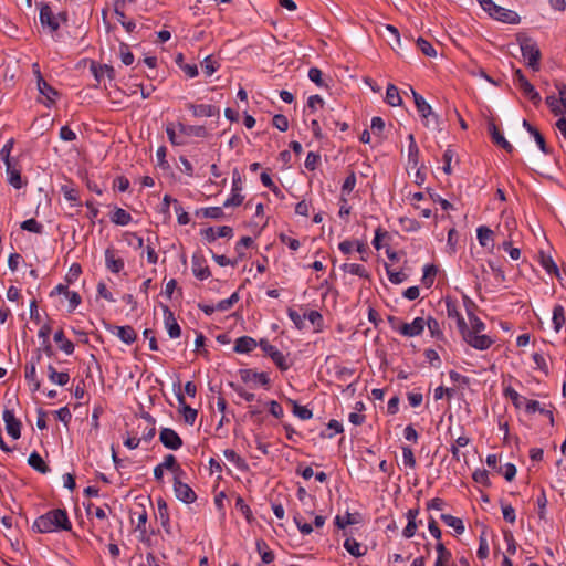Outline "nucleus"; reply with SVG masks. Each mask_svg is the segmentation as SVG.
I'll use <instances>...</instances> for the list:
<instances>
[{
  "mask_svg": "<svg viewBox=\"0 0 566 566\" xmlns=\"http://www.w3.org/2000/svg\"><path fill=\"white\" fill-rule=\"evenodd\" d=\"M409 139V146H408V159L409 163L413 165V167H417L418 160H419V147L415 140V136L410 134L408 136Z\"/></svg>",
  "mask_w": 566,
  "mask_h": 566,
  "instance_id": "obj_45",
  "label": "nucleus"
},
{
  "mask_svg": "<svg viewBox=\"0 0 566 566\" xmlns=\"http://www.w3.org/2000/svg\"><path fill=\"white\" fill-rule=\"evenodd\" d=\"M258 346V343L254 338L250 336H241L237 338L234 343V352L239 354H248L255 349Z\"/></svg>",
  "mask_w": 566,
  "mask_h": 566,
  "instance_id": "obj_28",
  "label": "nucleus"
},
{
  "mask_svg": "<svg viewBox=\"0 0 566 566\" xmlns=\"http://www.w3.org/2000/svg\"><path fill=\"white\" fill-rule=\"evenodd\" d=\"M166 134L174 146H184L188 137L207 138L208 129L202 125H186L184 123H168Z\"/></svg>",
  "mask_w": 566,
  "mask_h": 566,
  "instance_id": "obj_2",
  "label": "nucleus"
},
{
  "mask_svg": "<svg viewBox=\"0 0 566 566\" xmlns=\"http://www.w3.org/2000/svg\"><path fill=\"white\" fill-rule=\"evenodd\" d=\"M541 264L549 274H558V268L549 255L541 254Z\"/></svg>",
  "mask_w": 566,
  "mask_h": 566,
  "instance_id": "obj_55",
  "label": "nucleus"
},
{
  "mask_svg": "<svg viewBox=\"0 0 566 566\" xmlns=\"http://www.w3.org/2000/svg\"><path fill=\"white\" fill-rule=\"evenodd\" d=\"M319 160H321L319 154L310 151L305 158L304 166L306 169L313 171L317 168Z\"/></svg>",
  "mask_w": 566,
  "mask_h": 566,
  "instance_id": "obj_60",
  "label": "nucleus"
},
{
  "mask_svg": "<svg viewBox=\"0 0 566 566\" xmlns=\"http://www.w3.org/2000/svg\"><path fill=\"white\" fill-rule=\"evenodd\" d=\"M386 102L390 106H400L402 104V98L399 94V90L396 85L389 84L386 90Z\"/></svg>",
  "mask_w": 566,
  "mask_h": 566,
  "instance_id": "obj_41",
  "label": "nucleus"
},
{
  "mask_svg": "<svg viewBox=\"0 0 566 566\" xmlns=\"http://www.w3.org/2000/svg\"><path fill=\"white\" fill-rule=\"evenodd\" d=\"M287 402L293 408V410H292L293 415L295 417L300 418L301 420H308L313 417L312 410H310L307 407L301 406L295 400H292V399H287Z\"/></svg>",
  "mask_w": 566,
  "mask_h": 566,
  "instance_id": "obj_42",
  "label": "nucleus"
},
{
  "mask_svg": "<svg viewBox=\"0 0 566 566\" xmlns=\"http://www.w3.org/2000/svg\"><path fill=\"white\" fill-rule=\"evenodd\" d=\"M476 238L480 245L489 248L493 241V231L485 226H481L476 229Z\"/></svg>",
  "mask_w": 566,
  "mask_h": 566,
  "instance_id": "obj_37",
  "label": "nucleus"
},
{
  "mask_svg": "<svg viewBox=\"0 0 566 566\" xmlns=\"http://www.w3.org/2000/svg\"><path fill=\"white\" fill-rule=\"evenodd\" d=\"M191 269H192L193 275L198 280L203 281V280H207L208 277H210V275H211V272L207 264V261H206L203 254L200 252L193 253V255L191 258Z\"/></svg>",
  "mask_w": 566,
  "mask_h": 566,
  "instance_id": "obj_14",
  "label": "nucleus"
},
{
  "mask_svg": "<svg viewBox=\"0 0 566 566\" xmlns=\"http://www.w3.org/2000/svg\"><path fill=\"white\" fill-rule=\"evenodd\" d=\"M32 530L40 534L72 531V522L65 509H53L36 517Z\"/></svg>",
  "mask_w": 566,
  "mask_h": 566,
  "instance_id": "obj_1",
  "label": "nucleus"
},
{
  "mask_svg": "<svg viewBox=\"0 0 566 566\" xmlns=\"http://www.w3.org/2000/svg\"><path fill=\"white\" fill-rule=\"evenodd\" d=\"M385 270L388 276V280L392 284H400L407 280V274L402 271H395L391 269V266L387 263H385Z\"/></svg>",
  "mask_w": 566,
  "mask_h": 566,
  "instance_id": "obj_48",
  "label": "nucleus"
},
{
  "mask_svg": "<svg viewBox=\"0 0 566 566\" xmlns=\"http://www.w3.org/2000/svg\"><path fill=\"white\" fill-rule=\"evenodd\" d=\"M472 479L474 480V482H476L481 485H484V486H489L491 484L490 478H489V472L484 469L475 470L472 474Z\"/></svg>",
  "mask_w": 566,
  "mask_h": 566,
  "instance_id": "obj_58",
  "label": "nucleus"
},
{
  "mask_svg": "<svg viewBox=\"0 0 566 566\" xmlns=\"http://www.w3.org/2000/svg\"><path fill=\"white\" fill-rule=\"evenodd\" d=\"M142 419L144 421V427H143V430L140 432V440H144V441H150L155 434H156V420L155 418L148 413V412H143L142 413Z\"/></svg>",
  "mask_w": 566,
  "mask_h": 566,
  "instance_id": "obj_22",
  "label": "nucleus"
},
{
  "mask_svg": "<svg viewBox=\"0 0 566 566\" xmlns=\"http://www.w3.org/2000/svg\"><path fill=\"white\" fill-rule=\"evenodd\" d=\"M505 398L510 399L515 408H521L525 402V397L521 396L513 387L507 386L503 389Z\"/></svg>",
  "mask_w": 566,
  "mask_h": 566,
  "instance_id": "obj_43",
  "label": "nucleus"
},
{
  "mask_svg": "<svg viewBox=\"0 0 566 566\" xmlns=\"http://www.w3.org/2000/svg\"><path fill=\"white\" fill-rule=\"evenodd\" d=\"M186 107L192 113L195 117H214L219 116V107L211 104H195L188 103Z\"/></svg>",
  "mask_w": 566,
  "mask_h": 566,
  "instance_id": "obj_19",
  "label": "nucleus"
},
{
  "mask_svg": "<svg viewBox=\"0 0 566 566\" xmlns=\"http://www.w3.org/2000/svg\"><path fill=\"white\" fill-rule=\"evenodd\" d=\"M259 346L264 352V354L272 359L279 369L285 371L290 368L286 356L275 346L271 345L266 339H261Z\"/></svg>",
  "mask_w": 566,
  "mask_h": 566,
  "instance_id": "obj_8",
  "label": "nucleus"
},
{
  "mask_svg": "<svg viewBox=\"0 0 566 566\" xmlns=\"http://www.w3.org/2000/svg\"><path fill=\"white\" fill-rule=\"evenodd\" d=\"M402 460L403 464L410 469L416 468V459L412 452V449L408 446H403L402 448Z\"/></svg>",
  "mask_w": 566,
  "mask_h": 566,
  "instance_id": "obj_56",
  "label": "nucleus"
},
{
  "mask_svg": "<svg viewBox=\"0 0 566 566\" xmlns=\"http://www.w3.org/2000/svg\"><path fill=\"white\" fill-rule=\"evenodd\" d=\"M344 547L350 555L355 557H360L365 554V552L361 551V544L352 537L345 539Z\"/></svg>",
  "mask_w": 566,
  "mask_h": 566,
  "instance_id": "obj_46",
  "label": "nucleus"
},
{
  "mask_svg": "<svg viewBox=\"0 0 566 566\" xmlns=\"http://www.w3.org/2000/svg\"><path fill=\"white\" fill-rule=\"evenodd\" d=\"M223 455L228 461L232 462L235 465V468L239 469L240 471L249 470L247 461L242 457H240L233 449H226L223 451Z\"/></svg>",
  "mask_w": 566,
  "mask_h": 566,
  "instance_id": "obj_35",
  "label": "nucleus"
},
{
  "mask_svg": "<svg viewBox=\"0 0 566 566\" xmlns=\"http://www.w3.org/2000/svg\"><path fill=\"white\" fill-rule=\"evenodd\" d=\"M469 321L471 327L465 323V329L460 332L462 338L475 349L485 350L490 348L494 340L488 335H480L485 329V324L473 313H469Z\"/></svg>",
  "mask_w": 566,
  "mask_h": 566,
  "instance_id": "obj_3",
  "label": "nucleus"
},
{
  "mask_svg": "<svg viewBox=\"0 0 566 566\" xmlns=\"http://www.w3.org/2000/svg\"><path fill=\"white\" fill-rule=\"evenodd\" d=\"M492 139L496 145L501 146L505 150L511 151L513 149V146L504 138L495 126L492 127Z\"/></svg>",
  "mask_w": 566,
  "mask_h": 566,
  "instance_id": "obj_52",
  "label": "nucleus"
},
{
  "mask_svg": "<svg viewBox=\"0 0 566 566\" xmlns=\"http://www.w3.org/2000/svg\"><path fill=\"white\" fill-rule=\"evenodd\" d=\"M7 433L14 440L21 437V421L15 418L14 411L10 409H4L2 415Z\"/></svg>",
  "mask_w": 566,
  "mask_h": 566,
  "instance_id": "obj_15",
  "label": "nucleus"
},
{
  "mask_svg": "<svg viewBox=\"0 0 566 566\" xmlns=\"http://www.w3.org/2000/svg\"><path fill=\"white\" fill-rule=\"evenodd\" d=\"M38 88L39 92L49 101V104H53L55 102V98L57 97V91L52 87L43 77L41 74H39L38 80Z\"/></svg>",
  "mask_w": 566,
  "mask_h": 566,
  "instance_id": "obj_29",
  "label": "nucleus"
},
{
  "mask_svg": "<svg viewBox=\"0 0 566 566\" xmlns=\"http://www.w3.org/2000/svg\"><path fill=\"white\" fill-rule=\"evenodd\" d=\"M521 52L523 59L527 63V66L534 71H537L539 69L541 60V51L537 44L531 39H525L521 42Z\"/></svg>",
  "mask_w": 566,
  "mask_h": 566,
  "instance_id": "obj_6",
  "label": "nucleus"
},
{
  "mask_svg": "<svg viewBox=\"0 0 566 566\" xmlns=\"http://www.w3.org/2000/svg\"><path fill=\"white\" fill-rule=\"evenodd\" d=\"M440 517L442 522L449 527H452L457 534H462L464 532V524L461 518L455 517L451 514H441Z\"/></svg>",
  "mask_w": 566,
  "mask_h": 566,
  "instance_id": "obj_39",
  "label": "nucleus"
},
{
  "mask_svg": "<svg viewBox=\"0 0 566 566\" xmlns=\"http://www.w3.org/2000/svg\"><path fill=\"white\" fill-rule=\"evenodd\" d=\"M42 358L40 349L36 350V355L32 356L31 360L27 363L24 367V377L33 392L39 391L41 388V380L38 377L36 365Z\"/></svg>",
  "mask_w": 566,
  "mask_h": 566,
  "instance_id": "obj_9",
  "label": "nucleus"
},
{
  "mask_svg": "<svg viewBox=\"0 0 566 566\" xmlns=\"http://www.w3.org/2000/svg\"><path fill=\"white\" fill-rule=\"evenodd\" d=\"M356 182V174L350 171L342 185V196L349 195L354 190Z\"/></svg>",
  "mask_w": 566,
  "mask_h": 566,
  "instance_id": "obj_50",
  "label": "nucleus"
},
{
  "mask_svg": "<svg viewBox=\"0 0 566 566\" xmlns=\"http://www.w3.org/2000/svg\"><path fill=\"white\" fill-rule=\"evenodd\" d=\"M436 275H437V268L432 264H427L423 268V275L421 279L423 285H426L427 287H430L434 282Z\"/></svg>",
  "mask_w": 566,
  "mask_h": 566,
  "instance_id": "obj_49",
  "label": "nucleus"
},
{
  "mask_svg": "<svg viewBox=\"0 0 566 566\" xmlns=\"http://www.w3.org/2000/svg\"><path fill=\"white\" fill-rule=\"evenodd\" d=\"M417 46L426 56L434 57L437 55V51L432 44L423 38H418Z\"/></svg>",
  "mask_w": 566,
  "mask_h": 566,
  "instance_id": "obj_51",
  "label": "nucleus"
},
{
  "mask_svg": "<svg viewBox=\"0 0 566 566\" xmlns=\"http://www.w3.org/2000/svg\"><path fill=\"white\" fill-rule=\"evenodd\" d=\"M160 465L168 471H171L175 475L180 476L184 474V470L181 469L180 464L177 462V459L174 454L169 453L164 457V461L160 463Z\"/></svg>",
  "mask_w": 566,
  "mask_h": 566,
  "instance_id": "obj_36",
  "label": "nucleus"
},
{
  "mask_svg": "<svg viewBox=\"0 0 566 566\" xmlns=\"http://www.w3.org/2000/svg\"><path fill=\"white\" fill-rule=\"evenodd\" d=\"M21 229L25 230V231H29V232H33V233H39L40 234L43 231V226L41 223H39L35 219L31 218V219L24 220L21 223Z\"/></svg>",
  "mask_w": 566,
  "mask_h": 566,
  "instance_id": "obj_54",
  "label": "nucleus"
},
{
  "mask_svg": "<svg viewBox=\"0 0 566 566\" xmlns=\"http://www.w3.org/2000/svg\"><path fill=\"white\" fill-rule=\"evenodd\" d=\"M500 474H502L506 481H512L516 475V467L513 463H505L503 467H499Z\"/></svg>",
  "mask_w": 566,
  "mask_h": 566,
  "instance_id": "obj_57",
  "label": "nucleus"
},
{
  "mask_svg": "<svg viewBox=\"0 0 566 566\" xmlns=\"http://www.w3.org/2000/svg\"><path fill=\"white\" fill-rule=\"evenodd\" d=\"M334 522L339 530H344L346 526L355 524L356 520L347 512L344 516L337 515Z\"/></svg>",
  "mask_w": 566,
  "mask_h": 566,
  "instance_id": "obj_62",
  "label": "nucleus"
},
{
  "mask_svg": "<svg viewBox=\"0 0 566 566\" xmlns=\"http://www.w3.org/2000/svg\"><path fill=\"white\" fill-rule=\"evenodd\" d=\"M61 191L63 192L64 198L70 202H78L80 195L78 191L70 186H62Z\"/></svg>",
  "mask_w": 566,
  "mask_h": 566,
  "instance_id": "obj_64",
  "label": "nucleus"
},
{
  "mask_svg": "<svg viewBox=\"0 0 566 566\" xmlns=\"http://www.w3.org/2000/svg\"><path fill=\"white\" fill-rule=\"evenodd\" d=\"M305 319H308L312 325H314V332L321 333L324 327V318L322 314L318 311H310L308 313L304 314Z\"/></svg>",
  "mask_w": 566,
  "mask_h": 566,
  "instance_id": "obj_44",
  "label": "nucleus"
},
{
  "mask_svg": "<svg viewBox=\"0 0 566 566\" xmlns=\"http://www.w3.org/2000/svg\"><path fill=\"white\" fill-rule=\"evenodd\" d=\"M159 441L166 449L172 451L179 450L184 444L181 437L171 428H161Z\"/></svg>",
  "mask_w": 566,
  "mask_h": 566,
  "instance_id": "obj_12",
  "label": "nucleus"
},
{
  "mask_svg": "<svg viewBox=\"0 0 566 566\" xmlns=\"http://www.w3.org/2000/svg\"><path fill=\"white\" fill-rule=\"evenodd\" d=\"M437 558L433 566H448L452 564V553L442 542L436 544Z\"/></svg>",
  "mask_w": 566,
  "mask_h": 566,
  "instance_id": "obj_27",
  "label": "nucleus"
},
{
  "mask_svg": "<svg viewBox=\"0 0 566 566\" xmlns=\"http://www.w3.org/2000/svg\"><path fill=\"white\" fill-rule=\"evenodd\" d=\"M253 244V239L251 237H242L235 244V252L238 254L237 259L239 261L245 258V249L250 248Z\"/></svg>",
  "mask_w": 566,
  "mask_h": 566,
  "instance_id": "obj_47",
  "label": "nucleus"
},
{
  "mask_svg": "<svg viewBox=\"0 0 566 566\" xmlns=\"http://www.w3.org/2000/svg\"><path fill=\"white\" fill-rule=\"evenodd\" d=\"M54 342L59 345V348L66 355H71L74 353L75 346L73 342L66 338L63 329H59L57 332H55Z\"/></svg>",
  "mask_w": 566,
  "mask_h": 566,
  "instance_id": "obj_32",
  "label": "nucleus"
},
{
  "mask_svg": "<svg viewBox=\"0 0 566 566\" xmlns=\"http://www.w3.org/2000/svg\"><path fill=\"white\" fill-rule=\"evenodd\" d=\"M287 316L297 329H303L305 327L304 314L301 315L296 310L290 307L287 308Z\"/></svg>",
  "mask_w": 566,
  "mask_h": 566,
  "instance_id": "obj_53",
  "label": "nucleus"
},
{
  "mask_svg": "<svg viewBox=\"0 0 566 566\" xmlns=\"http://www.w3.org/2000/svg\"><path fill=\"white\" fill-rule=\"evenodd\" d=\"M411 92H412L415 105L417 107L418 113L424 120V125L429 126L430 117H432V119L436 123H438V115H436L432 112V107L430 106V104H428L427 101L423 98V96L420 95L419 93H417L413 88H411Z\"/></svg>",
  "mask_w": 566,
  "mask_h": 566,
  "instance_id": "obj_11",
  "label": "nucleus"
},
{
  "mask_svg": "<svg viewBox=\"0 0 566 566\" xmlns=\"http://www.w3.org/2000/svg\"><path fill=\"white\" fill-rule=\"evenodd\" d=\"M426 325L431 334L432 337H437V338H440L442 337V331L440 328V323L433 318V317H429L427 321H426Z\"/></svg>",
  "mask_w": 566,
  "mask_h": 566,
  "instance_id": "obj_59",
  "label": "nucleus"
},
{
  "mask_svg": "<svg viewBox=\"0 0 566 566\" xmlns=\"http://www.w3.org/2000/svg\"><path fill=\"white\" fill-rule=\"evenodd\" d=\"M205 239L208 242H212L218 238H232L233 229L229 226H222L218 228H208L203 231Z\"/></svg>",
  "mask_w": 566,
  "mask_h": 566,
  "instance_id": "obj_23",
  "label": "nucleus"
},
{
  "mask_svg": "<svg viewBox=\"0 0 566 566\" xmlns=\"http://www.w3.org/2000/svg\"><path fill=\"white\" fill-rule=\"evenodd\" d=\"M111 221L117 226H127L132 222V216L123 208H115L111 214Z\"/></svg>",
  "mask_w": 566,
  "mask_h": 566,
  "instance_id": "obj_38",
  "label": "nucleus"
},
{
  "mask_svg": "<svg viewBox=\"0 0 566 566\" xmlns=\"http://www.w3.org/2000/svg\"><path fill=\"white\" fill-rule=\"evenodd\" d=\"M105 263L106 268L113 273H119L125 266L124 260L117 256L113 249L105 251Z\"/></svg>",
  "mask_w": 566,
  "mask_h": 566,
  "instance_id": "obj_24",
  "label": "nucleus"
},
{
  "mask_svg": "<svg viewBox=\"0 0 566 566\" xmlns=\"http://www.w3.org/2000/svg\"><path fill=\"white\" fill-rule=\"evenodd\" d=\"M163 310H164L165 327L168 332V335L171 338H178L181 335V328H180L177 319L175 318L174 313L169 310V307L167 305H164Z\"/></svg>",
  "mask_w": 566,
  "mask_h": 566,
  "instance_id": "obj_21",
  "label": "nucleus"
},
{
  "mask_svg": "<svg viewBox=\"0 0 566 566\" xmlns=\"http://www.w3.org/2000/svg\"><path fill=\"white\" fill-rule=\"evenodd\" d=\"M66 21V13L55 14L51 7L46 3H41L40 8V22L43 28H46L51 34L60 29L61 22Z\"/></svg>",
  "mask_w": 566,
  "mask_h": 566,
  "instance_id": "obj_4",
  "label": "nucleus"
},
{
  "mask_svg": "<svg viewBox=\"0 0 566 566\" xmlns=\"http://www.w3.org/2000/svg\"><path fill=\"white\" fill-rule=\"evenodd\" d=\"M90 71L92 72L97 83L95 86L101 84L105 77H107L109 81L114 80L115 77V70L108 64H98L95 61H91Z\"/></svg>",
  "mask_w": 566,
  "mask_h": 566,
  "instance_id": "obj_16",
  "label": "nucleus"
},
{
  "mask_svg": "<svg viewBox=\"0 0 566 566\" xmlns=\"http://www.w3.org/2000/svg\"><path fill=\"white\" fill-rule=\"evenodd\" d=\"M240 377L243 382H258L263 387H269L270 377L268 373L264 371H255L253 369H242L240 370Z\"/></svg>",
  "mask_w": 566,
  "mask_h": 566,
  "instance_id": "obj_20",
  "label": "nucleus"
},
{
  "mask_svg": "<svg viewBox=\"0 0 566 566\" xmlns=\"http://www.w3.org/2000/svg\"><path fill=\"white\" fill-rule=\"evenodd\" d=\"M64 297L69 301V312H73L81 304L82 301L77 292L70 290L66 292Z\"/></svg>",
  "mask_w": 566,
  "mask_h": 566,
  "instance_id": "obj_63",
  "label": "nucleus"
},
{
  "mask_svg": "<svg viewBox=\"0 0 566 566\" xmlns=\"http://www.w3.org/2000/svg\"><path fill=\"white\" fill-rule=\"evenodd\" d=\"M446 308L448 318L454 319L459 332L465 329V319L461 314L459 303L450 297L446 298Z\"/></svg>",
  "mask_w": 566,
  "mask_h": 566,
  "instance_id": "obj_17",
  "label": "nucleus"
},
{
  "mask_svg": "<svg viewBox=\"0 0 566 566\" xmlns=\"http://www.w3.org/2000/svg\"><path fill=\"white\" fill-rule=\"evenodd\" d=\"M340 269H342V271H344L346 273H350L353 275H356V276H359V277H363V279H367V280L370 279L369 272L361 264H358V263H344V264H342Z\"/></svg>",
  "mask_w": 566,
  "mask_h": 566,
  "instance_id": "obj_34",
  "label": "nucleus"
},
{
  "mask_svg": "<svg viewBox=\"0 0 566 566\" xmlns=\"http://www.w3.org/2000/svg\"><path fill=\"white\" fill-rule=\"evenodd\" d=\"M553 326L555 332H559L565 324V310L560 304H556L553 308Z\"/></svg>",
  "mask_w": 566,
  "mask_h": 566,
  "instance_id": "obj_40",
  "label": "nucleus"
},
{
  "mask_svg": "<svg viewBox=\"0 0 566 566\" xmlns=\"http://www.w3.org/2000/svg\"><path fill=\"white\" fill-rule=\"evenodd\" d=\"M515 86L522 91L523 95L527 97L535 106L539 105L542 98L534 85L528 82L521 70L515 72Z\"/></svg>",
  "mask_w": 566,
  "mask_h": 566,
  "instance_id": "obj_7",
  "label": "nucleus"
},
{
  "mask_svg": "<svg viewBox=\"0 0 566 566\" xmlns=\"http://www.w3.org/2000/svg\"><path fill=\"white\" fill-rule=\"evenodd\" d=\"M28 464L40 473L50 472V467L45 463L43 458L36 452H32L28 458Z\"/></svg>",
  "mask_w": 566,
  "mask_h": 566,
  "instance_id": "obj_33",
  "label": "nucleus"
},
{
  "mask_svg": "<svg viewBox=\"0 0 566 566\" xmlns=\"http://www.w3.org/2000/svg\"><path fill=\"white\" fill-rule=\"evenodd\" d=\"M486 12L491 18L504 23L517 24L520 22V15L515 11L500 7L494 2Z\"/></svg>",
  "mask_w": 566,
  "mask_h": 566,
  "instance_id": "obj_10",
  "label": "nucleus"
},
{
  "mask_svg": "<svg viewBox=\"0 0 566 566\" xmlns=\"http://www.w3.org/2000/svg\"><path fill=\"white\" fill-rule=\"evenodd\" d=\"M426 321L422 317H416L411 323H402L398 327V332L407 337H415L422 334Z\"/></svg>",
  "mask_w": 566,
  "mask_h": 566,
  "instance_id": "obj_18",
  "label": "nucleus"
},
{
  "mask_svg": "<svg viewBox=\"0 0 566 566\" xmlns=\"http://www.w3.org/2000/svg\"><path fill=\"white\" fill-rule=\"evenodd\" d=\"M119 55L120 60L125 65H130L134 62V54L129 51V48L125 43H120L119 45Z\"/></svg>",
  "mask_w": 566,
  "mask_h": 566,
  "instance_id": "obj_61",
  "label": "nucleus"
},
{
  "mask_svg": "<svg viewBox=\"0 0 566 566\" xmlns=\"http://www.w3.org/2000/svg\"><path fill=\"white\" fill-rule=\"evenodd\" d=\"M243 190V180L242 176L239 172V170L235 168L232 171V186H231V195L230 197L223 202L224 208L230 207H239L243 203L244 196L242 195Z\"/></svg>",
  "mask_w": 566,
  "mask_h": 566,
  "instance_id": "obj_5",
  "label": "nucleus"
},
{
  "mask_svg": "<svg viewBox=\"0 0 566 566\" xmlns=\"http://www.w3.org/2000/svg\"><path fill=\"white\" fill-rule=\"evenodd\" d=\"M48 378L52 384L57 386H65L70 381L67 371H57L51 364L48 366Z\"/></svg>",
  "mask_w": 566,
  "mask_h": 566,
  "instance_id": "obj_30",
  "label": "nucleus"
},
{
  "mask_svg": "<svg viewBox=\"0 0 566 566\" xmlns=\"http://www.w3.org/2000/svg\"><path fill=\"white\" fill-rule=\"evenodd\" d=\"M177 400L185 422L192 426L197 419L198 411L186 403L184 395L179 394Z\"/></svg>",
  "mask_w": 566,
  "mask_h": 566,
  "instance_id": "obj_25",
  "label": "nucleus"
},
{
  "mask_svg": "<svg viewBox=\"0 0 566 566\" xmlns=\"http://www.w3.org/2000/svg\"><path fill=\"white\" fill-rule=\"evenodd\" d=\"M174 492L176 497L187 504L193 503L197 500L195 491L180 480V476H174Z\"/></svg>",
  "mask_w": 566,
  "mask_h": 566,
  "instance_id": "obj_13",
  "label": "nucleus"
},
{
  "mask_svg": "<svg viewBox=\"0 0 566 566\" xmlns=\"http://www.w3.org/2000/svg\"><path fill=\"white\" fill-rule=\"evenodd\" d=\"M6 170L8 175V182L15 189H20L22 187L20 169L13 163H8L6 164Z\"/></svg>",
  "mask_w": 566,
  "mask_h": 566,
  "instance_id": "obj_31",
  "label": "nucleus"
},
{
  "mask_svg": "<svg viewBox=\"0 0 566 566\" xmlns=\"http://www.w3.org/2000/svg\"><path fill=\"white\" fill-rule=\"evenodd\" d=\"M112 332L125 344L127 345H130L133 344L136 338H137V334L135 332V329L129 326V325H125V326H114Z\"/></svg>",
  "mask_w": 566,
  "mask_h": 566,
  "instance_id": "obj_26",
  "label": "nucleus"
}]
</instances>
